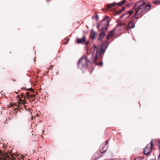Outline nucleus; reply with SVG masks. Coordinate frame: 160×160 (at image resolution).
I'll list each match as a JSON object with an SVG mask.
<instances>
[{
  "instance_id": "obj_1",
  "label": "nucleus",
  "mask_w": 160,
  "mask_h": 160,
  "mask_svg": "<svg viewBox=\"0 0 160 160\" xmlns=\"http://www.w3.org/2000/svg\"><path fill=\"white\" fill-rule=\"evenodd\" d=\"M151 6L148 4H145V2L143 1H140L138 2L134 5V8L136 10L135 16L137 15L139 11L140 18L145 13H146L151 8ZM135 18H138V17Z\"/></svg>"
},
{
  "instance_id": "obj_2",
  "label": "nucleus",
  "mask_w": 160,
  "mask_h": 160,
  "mask_svg": "<svg viewBox=\"0 0 160 160\" xmlns=\"http://www.w3.org/2000/svg\"><path fill=\"white\" fill-rule=\"evenodd\" d=\"M93 47L94 51L96 50L97 51L96 56L93 59V61L95 64L97 65H102V62H100L98 63L97 60H99L102 58V55L104 54L107 47V44L105 43L103 44L101 47L99 48H98L96 46L94 45H93Z\"/></svg>"
},
{
  "instance_id": "obj_3",
  "label": "nucleus",
  "mask_w": 160,
  "mask_h": 160,
  "mask_svg": "<svg viewBox=\"0 0 160 160\" xmlns=\"http://www.w3.org/2000/svg\"><path fill=\"white\" fill-rule=\"evenodd\" d=\"M90 61L88 60L86 55H83L78 61V67L82 68L86 67L88 62H89Z\"/></svg>"
},
{
  "instance_id": "obj_4",
  "label": "nucleus",
  "mask_w": 160,
  "mask_h": 160,
  "mask_svg": "<svg viewBox=\"0 0 160 160\" xmlns=\"http://www.w3.org/2000/svg\"><path fill=\"white\" fill-rule=\"evenodd\" d=\"M151 147L150 148L148 146L146 147L144 149L143 153L144 154L147 155H149L152 152V149L153 146V141L152 140L150 142Z\"/></svg>"
},
{
  "instance_id": "obj_5",
  "label": "nucleus",
  "mask_w": 160,
  "mask_h": 160,
  "mask_svg": "<svg viewBox=\"0 0 160 160\" xmlns=\"http://www.w3.org/2000/svg\"><path fill=\"white\" fill-rule=\"evenodd\" d=\"M109 21L108 20H106V24L107 25V27L105 28H102L101 31H102V32L100 33L99 36L98 38V40H101L104 37L105 35V33L103 31L104 29L105 30H107V27L109 24Z\"/></svg>"
},
{
  "instance_id": "obj_6",
  "label": "nucleus",
  "mask_w": 160,
  "mask_h": 160,
  "mask_svg": "<svg viewBox=\"0 0 160 160\" xmlns=\"http://www.w3.org/2000/svg\"><path fill=\"white\" fill-rule=\"evenodd\" d=\"M122 25L125 26V27L124 28H125L128 31L131 28H134L135 26V23L134 22L132 21L128 23V26L124 23L120 24L119 26H122Z\"/></svg>"
},
{
  "instance_id": "obj_7",
  "label": "nucleus",
  "mask_w": 160,
  "mask_h": 160,
  "mask_svg": "<svg viewBox=\"0 0 160 160\" xmlns=\"http://www.w3.org/2000/svg\"><path fill=\"white\" fill-rule=\"evenodd\" d=\"M133 13V11L132 10H131L129 11H128L123 14L122 16H121L120 17V18H122L124 16H125V18H129L130 15Z\"/></svg>"
},
{
  "instance_id": "obj_8",
  "label": "nucleus",
  "mask_w": 160,
  "mask_h": 160,
  "mask_svg": "<svg viewBox=\"0 0 160 160\" xmlns=\"http://www.w3.org/2000/svg\"><path fill=\"white\" fill-rule=\"evenodd\" d=\"M86 37L85 36H83L82 38H78L77 39V43L78 44L84 43L86 42Z\"/></svg>"
},
{
  "instance_id": "obj_9",
  "label": "nucleus",
  "mask_w": 160,
  "mask_h": 160,
  "mask_svg": "<svg viewBox=\"0 0 160 160\" xmlns=\"http://www.w3.org/2000/svg\"><path fill=\"white\" fill-rule=\"evenodd\" d=\"M8 153H5L4 154L0 150V160H6V157H7Z\"/></svg>"
},
{
  "instance_id": "obj_10",
  "label": "nucleus",
  "mask_w": 160,
  "mask_h": 160,
  "mask_svg": "<svg viewBox=\"0 0 160 160\" xmlns=\"http://www.w3.org/2000/svg\"><path fill=\"white\" fill-rule=\"evenodd\" d=\"M114 31L113 30H112L108 33V35H107V39L109 40L110 38L114 36Z\"/></svg>"
},
{
  "instance_id": "obj_11",
  "label": "nucleus",
  "mask_w": 160,
  "mask_h": 160,
  "mask_svg": "<svg viewBox=\"0 0 160 160\" xmlns=\"http://www.w3.org/2000/svg\"><path fill=\"white\" fill-rule=\"evenodd\" d=\"M96 32L92 30L91 31L90 37L92 39H94L96 38Z\"/></svg>"
},
{
  "instance_id": "obj_12",
  "label": "nucleus",
  "mask_w": 160,
  "mask_h": 160,
  "mask_svg": "<svg viewBox=\"0 0 160 160\" xmlns=\"http://www.w3.org/2000/svg\"><path fill=\"white\" fill-rule=\"evenodd\" d=\"M116 5V2H113L112 3L109 4L108 5L107 9L108 10L109 9L115 6Z\"/></svg>"
},
{
  "instance_id": "obj_13",
  "label": "nucleus",
  "mask_w": 160,
  "mask_h": 160,
  "mask_svg": "<svg viewBox=\"0 0 160 160\" xmlns=\"http://www.w3.org/2000/svg\"><path fill=\"white\" fill-rule=\"evenodd\" d=\"M126 2V0H123L117 3V5L119 6H121L122 5Z\"/></svg>"
},
{
  "instance_id": "obj_14",
  "label": "nucleus",
  "mask_w": 160,
  "mask_h": 160,
  "mask_svg": "<svg viewBox=\"0 0 160 160\" xmlns=\"http://www.w3.org/2000/svg\"><path fill=\"white\" fill-rule=\"evenodd\" d=\"M18 99L19 100V103L20 104H25L26 102V101L24 100H22L21 99L19 98Z\"/></svg>"
},
{
  "instance_id": "obj_15",
  "label": "nucleus",
  "mask_w": 160,
  "mask_h": 160,
  "mask_svg": "<svg viewBox=\"0 0 160 160\" xmlns=\"http://www.w3.org/2000/svg\"><path fill=\"white\" fill-rule=\"evenodd\" d=\"M24 88L27 91H30L32 92H34V89H32V88H30L27 89L26 88Z\"/></svg>"
},
{
  "instance_id": "obj_16",
  "label": "nucleus",
  "mask_w": 160,
  "mask_h": 160,
  "mask_svg": "<svg viewBox=\"0 0 160 160\" xmlns=\"http://www.w3.org/2000/svg\"><path fill=\"white\" fill-rule=\"evenodd\" d=\"M122 10H119L118 11H115V13L116 14H119L120 13H121L122 12Z\"/></svg>"
},
{
  "instance_id": "obj_17",
  "label": "nucleus",
  "mask_w": 160,
  "mask_h": 160,
  "mask_svg": "<svg viewBox=\"0 0 160 160\" xmlns=\"http://www.w3.org/2000/svg\"><path fill=\"white\" fill-rule=\"evenodd\" d=\"M134 160H143V159L142 157H137L135 158Z\"/></svg>"
},
{
  "instance_id": "obj_18",
  "label": "nucleus",
  "mask_w": 160,
  "mask_h": 160,
  "mask_svg": "<svg viewBox=\"0 0 160 160\" xmlns=\"http://www.w3.org/2000/svg\"><path fill=\"white\" fill-rule=\"evenodd\" d=\"M69 38H68L67 39H66V41H64L63 42V44H67V43L68 42H69Z\"/></svg>"
},
{
  "instance_id": "obj_19",
  "label": "nucleus",
  "mask_w": 160,
  "mask_h": 160,
  "mask_svg": "<svg viewBox=\"0 0 160 160\" xmlns=\"http://www.w3.org/2000/svg\"><path fill=\"white\" fill-rule=\"evenodd\" d=\"M102 156H101L100 157H95L94 158H93V157H92V160H98Z\"/></svg>"
},
{
  "instance_id": "obj_20",
  "label": "nucleus",
  "mask_w": 160,
  "mask_h": 160,
  "mask_svg": "<svg viewBox=\"0 0 160 160\" xmlns=\"http://www.w3.org/2000/svg\"><path fill=\"white\" fill-rule=\"evenodd\" d=\"M160 2V1H159L158 0L155 1L153 2V3L155 4H158Z\"/></svg>"
},
{
  "instance_id": "obj_21",
  "label": "nucleus",
  "mask_w": 160,
  "mask_h": 160,
  "mask_svg": "<svg viewBox=\"0 0 160 160\" xmlns=\"http://www.w3.org/2000/svg\"><path fill=\"white\" fill-rule=\"evenodd\" d=\"M21 97L22 98L24 99H25L26 97H25V95H23V93H22L21 95ZM28 99H29L28 97H27Z\"/></svg>"
},
{
  "instance_id": "obj_22",
  "label": "nucleus",
  "mask_w": 160,
  "mask_h": 160,
  "mask_svg": "<svg viewBox=\"0 0 160 160\" xmlns=\"http://www.w3.org/2000/svg\"><path fill=\"white\" fill-rule=\"evenodd\" d=\"M108 17L107 16H106L105 17L102 19V21H104L106 20L108 18Z\"/></svg>"
},
{
  "instance_id": "obj_23",
  "label": "nucleus",
  "mask_w": 160,
  "mask_h": 160,
  "mask_svg": "<svg viewBox=\"0 0 160 160\" xmlns=\"http://www.w3.org/2000/svg\"><path fill=\"white\" fill-rule=\"evenodd\" d=\"M89 43V42L88 41H87V40L86 39V42H84V44H85L86 45H88V44Z\"/></svg>"
},
{
  "instance_id": "obj_24",
  "label": "nucleus",
  "mask_w": 160,
  "mask_h": 160,
  "mask_svg": "<svg viewBox=\"0 0 160 160\" xmlns=\"http://www.w3.org/2000/svg\"><path fill=\"white\" fill-rule=\"evenodd\" d=\"M26 95L28 97H30V92H27L26 93Z\"/></svg>"
},
{
  "instance_id": "obj_25",
  "label": "nucleus",
  "mask_w": 160,
  "mask_h": 160,
  "mask_svg": "<svg viewBox=\"0 0 160 160\" xmlns=\"http://www.w3.org/2000/svg\"><path fill=\"white\" fill-rule=\"evenodd\" d=\"M35 94H32L31 95H30V97H32L33 98H35Z\"/></svg>"
},
{
  "instance_id": "obj_26",
  "label": "nucleus",
  "mask_w": 160,
  "mask_h": 160,
  "mask_svg": "<svg viewBox=\"0 0 160 160\" xmlns=\"http://www.w3.org/2000/svg\"><path fill=\"white\" fill-rule=\"evenodd\" d=\"M158 148L160 150V142H159L158 143Z\"/></svg>"
},
{
  "instance_id": "obj_27",
  "label": "nucleus",
  "mask_w": 160,
  "mask_h": 160,
  "mask_svg": "<svg viewBox=\"0 0 160 160\" xmlns=\"http://www.w3.org/2000/svg\"><path fill=\"white\" fill-rule=\"evenodd\" d=\"M125 7H123L122 9H121V10H122V12L123 11H124L125 9Z\"/></svg>"
},
{
  "instance_id": "obj_28",
  "label": "nucleus",
  "mask_w": 160,
  "mask_h": 160,
  "mask_svg": "<svg viewBox=\"0 0 160 160\" xmlns=\"http://www.w3.org/2000/svg\"><path fill=\"white\" fill-rule=\"evenodd\" d=\"M158 160H160V154L158 156Z\"/></svg>"
},
{
  "instance_id": "obj_29",
  "label": "nucleus",
  "mask_w": 160,
  "mask_h": 160,
  "mask_svg": "<svg viewBox=\"0 0 160 160\" xmlns=\"http://www.w3.org/2000/svg\"><path fill=\"white\" fill-rule=\"evenodd\" d=\"M96 19L97 20H98V15H96Z\"/></svg>"
},
{
  "instance_id": "obj_30",
  "label": "nucleus",
  "mask_w": 160,
  "mask_h": 160,
  "mask_svg": "<svg viewBox=\"0 0 160 160\" xmlns=\"http://www.w3.org/2000/svg\"><path fill=\"white\" fill-rule=\"evenodd\" d=\"M99 24H98L97 26V28H99Z\"/></svg>"
},
{
  "instance_id": "obj_31",
  "label": "nucleus",
  "mask_w": 160,
  "mask_h": 160,
  "mask_svg": "<svg viewBox=\"0 0 160 160\" xmlns=\"http://www.w3.org/2000/svg\"><path fill=\"white\" fill-rule=\"evenodd\" d=\"M38 116V114L37 113L36 114V115L35 116V117H37Z\"/></svg>"
},
{
  "instance_id": "obj_32",
  "label": "nucleus",
  "mask_w": 160,
  "mask_h": 160,
  "mask_svg": "<svg viewBox=\"0 0 160 160\" xmlns=\"http://www.w3.org/2000/svg\"><path fill=\"white\" fill-rule=\"evenodd\" d=\"M52 68V66H51L50 67H49V69H51Z\"/></svg>"
},
{
  "instance_id": "obj_33",
  "label": "nucleus",
  "mask_w": 160,
  "mask_h": 160,
  "mask_svg": "<svg viewBox=\"0 0 160 160\" xmlns=\"http://www.w3.org/2000/svg\"><path fill=\"white\" fill-rule=\"evenodd\" d=\"M17 97L19 98V99H20V97H19V95H17Z\"/></svg>"
},
{
  "instance_id": "obj_34",
  "label": "nucleus",
  "mask_w": 160,
  "mask_h": 160,
  "mask_svg": "<svg viewBox=\"0 0 160 160\" xmlns=\"http://www.w3.org/2000/svg\"><path fill=\"white\" fill-rule=\"evenodd\" d=\"M108 141H106V144H107L108 143Z\"/></svg>"
},
{
  "instance_id": "obj_35",
  "label": "nucleus",
  "mask_w": 160,
  "mask_h": 160,
  "mask_svg": "<svg viewBox=\"0 0 160 160\" xmlns=\"http://www.w3.org/2000/svg\"><path fill=\"white\" fill-rule=\"evenodd\" d=\"M2 108H3V110H4V107H2ZM2 110V109H1V110Z\"/></svg>"
},
{
  "instance_id": "obj_36",
  "label": "nucleus",
  "mask_w": 160,
  "mask_h": 160,
  "mask_svg": "<svg viewBox=\"0 0 160 160\" xmlns=\"http://www.w3.org/2000/svg\"><path fill=\"white\" fill-rule=\"evenodd\" d=\"M34 100V99H32V101H33Z\"/></svg>"
},
{
  "instance_id": "obj_37",
  "label": "nucleus",
  "mask_w": 160,
  "mask_h": 160,
  "mask_svg": "<svg viewBox=\"0 0 160 160\" xmlns=\"http://www.w3.org/2000/svg\"><path fill=\"white\" fill-rule=\"evenodd\" d=\"M13 80L14 81V82L15 81V79H13Z\"/></svg>"
},
{
  "instance_id": "obj_38",
  "label": "nucleus",
  "mask_w": 160,
  "mask_h": 160,
  "mask_svg": "<svg viewBox=\"0 0 160 160\" xmlns=\"http://www.w3.org/2000/svg\"><path fill=\"white\" fill-rule=\"evenodd\" d=\"M6 121H5V122H4V123H6Z\"/></svg>"
},
{
  "instance_id": "obj_39",
  "label": "nucleus",
  "mask_w": 160,
  "mask_h": 160,
  "mask_svg": "<svg viewBox=\"0 0 160 160\" xmlns=\"http://www.w3.org/2000/svg\"><path fill=\"white\" fill-rule=\"evenodd\" d=\"M151 160H156V159H151Z\"/></svg>"
},
{
  "instance_id": "obj_40",
  "label": "nucleus",
  "mask_w": 160,
  "mask_h": 160,
  "mask_svg": "<svg viewBox=\"0 0 160 160\" xmlns=\"http://www.w3.org/2000/svg\"><path fill=\"white\" fill-rule=\"evenodd\" d=\"M32 119H33V117H32Z\"/></svg>"
},
{
  "instance_id": "obj_41",
  "label": "nucleus",
  "mask_w": 160,
  "mask_h": 160,
  "mask_svg": "<svg viewBox=\"0 0 160 160\" xmlns=\"http://www.w3.org/2000/svg\"><path fill=\"white\" fill-rule=\"evenodd\" d=\"M23 89V88H22L21 89Z\"/></svg>"
}]
</instances>
